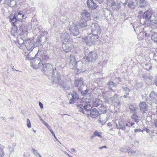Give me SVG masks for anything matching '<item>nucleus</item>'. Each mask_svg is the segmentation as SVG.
<instances>
[{
  "label": "nucleus",
  "mask_w": 157,
  "mask_h": 157,
  "mask_svg": "<svg viewBox=\"0 0 157 157\" xmlns=\"http://www.w3.org/2000/svg\"><path fill=\"white\" fill-rule=\"evenodd\" d=\"M84 59L86 62H94L97 59L98 56L95 51H91L88 48L84 49Z\"/></svg>",
  "instance_id": "f257e3e1"
},
{
  "label": "nucleus",
  "mask_w": 157,
  "mask_h": 157,
  "mask_svg": "<svg viewBox=\"0 0 157 157\" xmlns=\"http://www.w3.org/2000/svg\"><path fill=\"white\" fill-rule=\"evenodd\" d=\"M58 69L56 67L55 69H53L48 75V78L52 82L59 84L61 80V77Z\"/></svg>",
  "instance_id": "f03ea898"
},
{
  "label": "nucleus",
  "mask_w": 157,
  "mask_h": 157,
  "mask_svg": "<svg viewBox=\"0 0 157 157\" xmlns=\"http://www.w3.org/2000/svg\"><path fill=\"white\" fill-rule=\"evenodd\" d=\"M77 107L78 111L86 115V113L92 109V107L89 104L83 101L81 103L78 104Z\"/></svg>",
  "instance_id": "7ed1b4c3"
},
{
  "label": "nucleus",
  "mask_w": 157,
  "mask_h": 157,
  "mask_svg": "<svg viewBox=\"0 0 157 157\" xmlns=\"http://www.w3.org/2000/svg\"><path fill=\"white\" fill-rule=\"evenodd\" d=\"M92 35L96 37V39H98L101 33V30L99 25L97 23H92L91 25Z\"/></svg>",
  "instance_id": "20e7f679"
},
{
  "label": "nucleus",
  "mask_w": 157,
  "mask_h": 157,
  "mask_svg": "<svg viewBox=\"0 0 157 157\" xmlns=\"http://www.w3.org/2000/svg\"><path fill=\"white\" fill-rule=\"evenodd\" d=\"M68 28L71 35L74 36L78 35L79 32L76 25L74 24L72 21L70 22Z\"/></svg>",
  "instance_id": "39448f33"
},
{
  "label": "nucleus",
  "mask_w": 157,
  "mask_h": 157,
  "mask_svg": "<svg viewBox=\"0 0 157 157\" xmlns=\"http://www.w3.org/2000/svg\"><path fill=\"white\" fill-rule=\"evenodd\" d=\"M70 60L69 66L71 69H76L77 68L79 64H82L81 61L77 62L75 57L73 55H71L70 56Z\"/></svg>",
  "instance_id": "423d86ee"
},
{
  "label": "nucleus",
  "mask_w": 157,
  "mask_h": 157,
  "mask_svg": "<svg viewBox=\"0 0 157 157\" xmlns=\"http://www.w3.org/2000/svg\"><path fill=\"white\" fill-rule=\"evenodd\" d=\"M42 65L43 69L42 71L44 72L45 75L48 76L53 70L52 66L49 63H43Z\"/></svg>",
  "instance_id": "0eeeda50"
},
{
  "label": "nucleus",
  "mask_w": 157,
  "mask_h": 157,
  "mask_svg": "<svg viewBox=\"0 0 157 157\" xmlns=\"http://www.w3.org/2000/svg\"><path fill=\"white\" fill-rule=\"evenodd\" d=\"M95 39L96 37L93 35L82 38L83 42H85L86 45L90 46L94 43Z\"/></svg>",
  "instance_id": "6e6552de"
},
{
  "label": "nucleus",
  "mask_w": 157,
  "mask_h": 157,
  "mask_svg": "<svg viewBox=\"0 0 157 157\" xmlns=\"http://www.w3.org/2000/svg\"><path fill=\"white\" fill-rule=\"evenodd\" d=\"M25 45L27 50L32 51L35 47L34 41L33 40L27 39L24 42Z\"/></svg>",
  "instance_id": "1a4fd4ad"
},
{
  "label": "nucleus",
  "mask_w": 157,
  "mask_h": 157,
  "mask_svg": "<svg viewBox=\"0 0 157 157\" xmlns=\"http://www.w3.org/2000/svg\"><path fill=\"white\" fill-rule=\"evenodd\" d=\"M75 85L78 89V91L80 93L84 87L86 86L83 85V82L81 78H78L75 80Z\"/></svg>",
  "instance_id": "9d476101"
},
{
  "label": "nucleus",
  "mask_w": 157,
  "mask_h": 157,
  "mask_svg": "<svg viewBox=\"0 0 157 157\" xmlns=\"http://www.w3.org/2000/svg\"><path fill=\"white\" fill-rule=\"evenodd\" d=\"M31 65L34 69L38 68L41 66L42 63L41 59L38 57H36L32 61Z\"/></svg>",
  "instance_id": "9b49d317"
},
{
  "label": "nucleus",
  "mask_w": 157,
  "mask_h": 157,
  "mask_svg": "<svg viewBox=\"0 0 157 157\" xmlns=\"http://www.w3.org/2000/svg\"><path fill=\"white\" fill-rule=\"evenodd\" d=\"M62 47L63 51L67 53L74 48V46L72 44V42L63 43Z\"/></svg>",
  "instance_id": "f8f14e48"
},
{
  "label": "nucleus",
  "mask_w": 157,
  "mask_h": 157,
  "mask_svg": "<svg viewBox=\"0 0 157 157\" xmlns=\"http://www.w3.org/2000/svg\"><path fill=\"white\" fill-rule=\"evenodd\" d=\"M10 21L11 22L12 25H13V26H16V28H14V29H13L12 30V32L13 33L14 31V34H16L18 33V31L17 29V26L16 25L17 24V21H18V20L17 18V17H16V16L14 14V16L12 17H10Z\"/></svg>",
  "instance_id": "ddd939ff"
},
{
  "label": "nucleus",
  "mask_w": 157,
  "mask_h": 157,
  "mask_svg": "<svg viewBox=\"0 0 157 157\" xmlns=\"http://www.w3.org/2000/svg\"><path fill=\"white\" fill-rule=\"evenodd\" d=\"M68 97L71 98L69 103L72 104L74 103V101L78 100L79 98V96L78 94L75 92L73 91L71 94H68Z\"/></svg>",
  "instance_id": "4468645a"
},
{
  "label": "nucleus",
  "mask_w": 157,
  "mask_h": 157,
  "mask_svg": "<svg viewBox=\"0 0 157 157\" xmlns=\"http://www.w3.org/2000/svg\"><path fill=\"white\" fill-rule=\"evenodd\" d=\"M61 39L63 43L72 42L71 40L70 39L69 34L66 32L61 35Z\"/></svg>",
  "instance_id": "2eb2a0df"
},
{
  "label": "nucleus",
  "mask_w": 157,
  "mask_h": 157,
  "mask_svg": "<svg viewBox=\"0 0 157 157\" xmlns=\"http://www.w3.org/2000/svg\"><path fill=\"white\" fill-rule=\"evenodd\" d=\"M151 15L152 13L149 10H147L144 13L142 18L145 20V21H150L151 22L152 21L151 20Z\"/></svg>",
  "instance_id": "dca6fc26"
},
{
  "label": "nucleus",
  "mask_w": 157,
  "mask_h": 157,
  "mask_svg": "<svg viewBox=\"0 0 157 157\" xmlns=\"http://www.w3.org/2000/svg\"><path fill=\"white\" fill-rule=\"evenodd\" d=\"M139 107L140 111L142 112L143 114L146 113L147 111V106L145 102L142 101L140 102L139 104Z\"/></svg>",
  "instance_id": "f3484780"
},
{
  "label": "nucleus",
  "mask_w": 157,
  "mask_h": 157,
  "mask_svg": "<svg viewBox=\"0 0 157 157\" xmlns=\"http://www.w3.org/2000/svg\"><path fill=\"white\" fill-rule=\"evenodd\" d=\"M102 11L105 17L107 20H108L112 18V14L110 10L107 8H105L103 9Z\"/></svg>",
  "instance_id": "a211bd4d"
},
{
  "label": "nucleus",
  "mask_w": 157,
  "mask_h": 157,
  "mask_svg": "<svg viewBox=\"0 0 157 157\" xmlns=\"http://www.w3.org/2000/svg\"><path fill=\"white\" fill-rule=\"evenodd\" d=\"M47 38L46 36L43 35H40L37 37L36 40V43L38 45L41 46L47 40Z\"/></svg>",
  "instance_id": "6ab92c4d"
},
{
  "label": "nucleus",
  "mask_w": 157,
  "mask_h": 157,
  "mask_svg": "<svg viewBox=\"0 0 157 157\" xmlns=\"http://www.w3.org/2000/svg\"><path fill=\"white\" fill-rule=\"evenodd\" d=\"M125 128L127 129V131H126V133H128L129 132L130 128L131 127H134L133 125H134L135 124L130 120H128L127 122H125Z\"/></svg>",
  "instance_id": "aec40b11"
},
{
  "label": "nucleus",
  "mask_w": 157,
  "mask_h": 157,
  "mask_svg": "<svg viewBox=\"0 0 157 157\" xmlns=\"http://www.w3.org/2000/svg\"><path fill=\"white\" fill-rule=\"evenodd\" d=\"M59 84H60L65 90H68L70 89V82H64L60 80V82Z\"/></svg>",
  "instance_id": "412c9836"
},
{
  "label": "nucleus",
  "mask_w": 157,
  "mask_h": 157,
  "mask_svg": "<svg viewBox=\"0 0 157 157\" xmlns=\"http://www.w3.org/2000/svg\"><path fill=\"white\" fill-rule=\"evenodd\" d=\"M82 15L84 20L85 21H88L91 19L90 13L86 10H85L82 12Z\"/></svg>",
  "instance_id": "4be33fe9"
},
{
  "label": "nucleus",
  "mask_w": 157,
  "mask_h": 157,
  "mask_svg": "<svg viewBox=\"0 0 157 157\" xmlns=\"http://www.w3.org/2000/svg\"><path fill=\"white\" fill-rule=\"evenodd\" d=\"M87 4L88 8L92 9H95L97 7L96 4L93 0H88Z\"/></svg>",
  "instance_id": "5701e85b"
},
{
  "label": "nucleus",
  "mask_w": 157,
  "mask_h": 157,
  "mask_svg": "<svg viewBox=\"0 0 157 157\" xmlns=\"http://www.w3.org/2000/svg\"><path fill=\"white\" fill-rule=\"evenodd\" d=\"M19 21H21L23 17H24L25 15L22 12V11L18 10L17 11L16 13L14 14Z\"/></svg>",
  "instance_id": "b1692460"
},
{
  "label": "nucleus",
  "mask_w": 157,
  "mask_h": 157,
  "mask_svg": "<svg viewBox=\"0 0 157 157\" xmlns=\"http://www.w3.org/2000/svg\"><path fill=\"white\" fill-rule=\"evenodd\" d=\"M17 0H5V3L11 7H14L17 4Z\"/></svg>",
  "instance_id": "393cba45"
},
{
  "label": "nucleus",
  "mask_w": 157,
  "mask_h": 157,
  "mask_svg": "<svg viewBox=\"0 0 157 157\" xmlns=\"http://www.w3.org/2000/svg\"><path fill=\"white\" fill-rule=\"evenodd\" d=\"M149 97L153 102L156 104L157 103V94L155 91H152L150 94Z\"/></svg>",
  "instance_id": "a878e982"
},
{
  "label": "nucleus",
  "mask_w": 157,
  "mask_h": 157,
  "mask_svg": "<svg viewBox=\"0 0 157 157\" xmlns=\"http://www.w3.org/2000/svg\"><path fill=\"white\" fill-rule=\"evenodd\" d=\"M81 64H79L78 65L77 68H76L77 70V74H79L81 72H84L85 71V68L84 65L82 62Z\"/></svg>",
  "instance_id": "bb28decb"
},
{
  "label": "nucleus",
  "mask_w": 157,
  "mask_h": 157,
  "mask_svg": "<svg viewBox=\"0 0 157 157\" xmlns=\"http://www.w3.org/2000/svg\"><path fill=\"white\" fill-rule=\"evenodd\" d=\"M99 113L95 108H94L90 111V117L92 118H95L97 117Z\"/></svg>",
  "instance_id": "cd10ccee"
},
{
  "label": "nucleus",
  "mask_w": 157,
  "mask_h": 157,
  "mask_svg": "<svg viewBox=\"0 0 157 157\" xmlns=\"http://www.w3.org/2000/svg\"><path fill=\"white\" fill-rule=\"evenodd\" d=\"M116 126L117 129H121L124 131V133H126V131H127V129L125 128V123H122L119 122V125L116 124Z\"/></svg>",
  "instance_id": "c85d7f7f"
},
{
  "label": "nucleus",
  "mask_w": 157,
  "mask_h": 157,
  "mask_svg": "<svg viewBox=\"0 0 157 157\" xmlns=\"http://www.w3.org/2000/svg\"><path fill=\"white\" fill-rule=\"evenodd\" d=\"M119 83H114L112 81H110L108 82L107 84L108 86V88L109 90H113V89H112L113 87H117V84H118Z\"/></svg>",
  "instance_id": "c756f323"
},
{
  "label": "nucleus",
  "mask_w": 157,
  "mask_h": 157,
  "mask_svg": "<svg viewBox=\"0 0 157 157\" xmlns=\"http://www.w3.org/2000/svg\"><path fill=\"white\" fill-rule=\"evenodd\" d=\"M122 88L125 93V94L124 96V97L125 98H129L130 97H129L128 95L129 94V93L130 91V90L127 87H122Z\"/></svg>",
  "instance_id": "7c9ffc66"
},
{
  "label": "nucleus",
  "mask_w": 157,
  "mask_h": 157,
  "mask_svg": "<svg viewBox=\"0 0 157 157\" xmlns=\"http://www.w3.org/2000/svg\"><path fill=\"white\" fill-rule=\"evenodd\" d=\"M102 101L99 99H95L92 101V105L94 107H97L101 104Z\"/></svg>",
  "instance_id": "2f4dec72"
},
{
  "label": "nucleus",
  "mask_w": 157,
  "mask_h": 157,
  "mask_svg": "<svg viewBox=\"0 0 157 157\" xmlns=\"http://www.w3.org/2000/svg\"><path fill=\"white\" fill-rule=\"evenodd\" d=\"M119 95L117 94H115L113 97V101L117 105H119L120 104V101L118 99Z\"/></svg>",
  "instance_id": "473e14b6"
},
{
  "label": "nucleus",
  "mask_w": 157,
  "mask_h": 157,
  "mask_svg": "<svg viewBox=\"0 0 157 157\" xmlns=\"http://www.w3.org/2000/svg\"><path fill=\"white\" fill-rule=\"evenodd\" d=\"M139 6L140 7H145L147 5V2L144 0H139Z\"/></svg>",
  "instance_id": "72a5a7b5"
},
{
  "label": "nucleus",
  "mask_w": 157,
  "mask_h": 157,
  "mask_svg": "<svg viewBox=\"0 0 157 157\" xmlns=\"http://www.w3.org/2000/svg\"><path fill=\"white\" fill-rule=\"evenodd\" d=\"M86 21L83 19L81 20L79 22V26L81 28H84L87 26V25Z\"/></svg>",
  "instance_id": "f704fd0d"
},
{
  "label": "nucleus",
  "mask_w": 157,
  "mask_h": 157,
  "mask_svg": "<svg viewBox=\"0 0 157 157\" xmlns=\"http://www.w3.org/2000/svg\"><path fill=\"white\" fill-rule=\"evenodd\" d=\"M142 77L145 80H151L152 79V76H150L149 74L147 73L144 74Z\"/></svg>",
  "instance_id": "c9c22d12"
},
{
  "label": "nucleus",
  "mask_w": 157,
  "mask_h": 157,
  "mask_svg": "<svg viewBox=\"0 0 157 157\" xmlns=\"http://www.w3.org/2000/svg\"><path fill=\"white\" fill-rule=\"evenodd\" d=\"M151 40L154 43L157 42V33L154 32L151 35Z\"/></svg>",
  "instance_id": "e433bc0d"
},
{
  "label": "nucleus",
  "mask_w": 157,
  "mask_h": 157,
  "mask_svg": "<svg viewBox=\"0 0 157 157\" xmlns=\"http://www.w3.org/2000/svg\"><path fill=\"white\" fill-rule=\"evenodd\" d=\"M22 12H23V13L25 15V14H29L31 13V10L30 7L29 6L27 7H26L25 9H23Z\"/></svg>",
  "instance_id": "4c0bfd02"
},
{
  "label": "nucleus",
  "mask_w": 157,
  "mask_h": 157,
  "mask_svg": "<svg viewBox=\"0 0 157 157\" xmlns=\"http://www.w3.org/2000/svg\"><path fill=\"white\" fill-rule=\"evenodd\" d=\"M41 57L42 60H41L42 63H46V62H47V60L49 59V57L47 55L43 54L41 56Z\"/></svg>",
  "instance_id": "58836bf2"
},
{
  "label": "nucleus",
  "mask_w": 157,
  "mask_h": 157,
  "mask_svg": "<svg viewBox=\"0 0 157 157\" xmlns=\"http://www.w3.org/2000/svg\"><path fill=\"white\" fill-rule=\"evenodd\" d=\"M131 118L137 123H138L140 121L138 116L135 113H134L132 115L131 117Z\"/></svg>",
  "instance_id": "ea45409f"
},
{
  "label": "nucleus",
  "mask_w": 157,
  "mask_h": 157,
  "mask_svg": "<svg viewBox=\"0 0 157 157\" xmlns=\"http://www.w3.org/2000/svg\"><path fill=\"white\" fill-rule=\"evenodd\" d=\"M4 148V146L0 144V157H3L5 155V153L3 151V149Z\"/></svg>",
  "instance_id": "a19ab883"
},
{
  "label": "nucleus",
  "mask_w": 157,
  "mask_h": 157,
  "mask_svg": "<svg viewBox=\"0 0 157 157\" xmlns=\"http://www.w3.org/2000/svg\"><path fill=\"white\" fill-rule=\"evenodd\" d=\"M107 4L110 6H115L116 4L113 0H107Z\"/></svg>",
  "instance_id": "79ce46f5"
},
{
  "label": "nucleus",
  "mask_w": 157,
  "mask_h": 157,
  "mask_svg": "<svg viewBox=\"0 0 157 157\" xmlns=\"http://www.w3.org/2000/svg\"><path fill=\"white\" fill-rule=\"evenodd\" d=\"M128 7L132 9H133L135 8V2H129L128 4Z\"/></svg>",
  "instance_id": "37998d69"
},
{
  "label": "nucleus",
  "mask_w": 157,
  "mask_h": 157,
  "mask_svg": "<svg viewBox=\"0 0 157 157\" xmlns=\"http://www.w3.org/2000/svg\"><path fill=\"white\" fill-rule=\"evenodd\" d=\"M107 119H106L104 120H102L101 117H100L99 118V121L101 124V125H104L105 123L107 121Z\"/></svg>",
  "instance_id": "c03bdc74"
},
{
  "label": "nucleus",
  "mask_w": 157,
  "mask_h": 157,
  "mask_svg": "<svg viewBox=\"0 0 157 157\" xmlns=\"http://www.w3.org/2000/svg\"><path fill=\"white\" fill-rule=\"evenodd\" d=\"M101 132H99L97 130L95 131L94 132V136L100 138L101 137Z\"/></svg>",
  "instance_id": "a18cd8bd"
},
{
  "label": "nucleus",
  "mask_w": 157,
  "mask_h": 157,
  "mask_svg": "<svg viewBox=\"0 0 157 157\" xmlns=\"http://www.w3.org/2000/svg\"><path fill=\"white\" fill-rule=\"evenodd\" d=\"M142 100L145 101H147L148 97L146 94H142L141 95Z\"/></svg>",
  "instance_id": "49530a36"
},
{
  "label": "nucleus",
  "mask_w": 157,
  "mask_h": 157,
  "mask_svg": "<svg viewBox=\"0 0 157 157\" xmlns=\"http://www.w3.org/2000/svg\"><path fill=\"white\" fill-rule=\"evenodd\" d=\"M129 108L130 110L132 111H135L137 109L136 106L132 105L129 106Z\"/></svg>",
  "instance_id": "de8ad7c7"
},
{
  "label": "nucleus",
  "mask_w": 157,
  "mask_h": 157,
  "mask_svg": "<svg viewBox=\"0 0 157 157\" xmlns=\"http://www.w3.org/2000/svg\"><path fill=\"white\" fill-rule=\"evenodd\" d=\"M127 152H128V153H130L131 155H134L135 153H136V151H134L133 150H130V149H127V150L126 151Z\"/></svg>",
  "instance_id": "09e8293b"
},
{
  "label": "nucleus",
  "mask_w": 157,
  "mask_h": 157,
  "mask_svg": "<svg viewBox=\"0 0 157 157\" xmlns=\"http://www.w3.org/2000/svg\"><path fill=\"white\" fill-rule=\"evenodd\" d=\"M33 57H32L29 53L28 54L25 56V59L26 60H33Z\"/></svg>",
  "instance_id": "8fccbe9b"
},
{
  "label": "nucleus",
  "mask_w": 157,
  "mask_h": 157,
  "mask_svg": "<svg viewBox=\"0 0 157 157\" xmlns=\"http://www.w3.org/2000/svg\"><path fill=\"white\" fill-rule=\"evenodd\" d=\"M88 92V90L87 89L85 90L84 91L82 90L81 92H80L81 94L83 96H85L86 95Z\"/></svg>",
  "instance_id": "3c124183"
},
{
  "label": "nucleus",
  "mask_w": 157,
  "mask_h": 157,
  "mask_svg": "<svg viewBox=\"0 0 157 157\" xmlns=\"http://www.w3.org/2000/svg\"><path fill=\"white\" fill-rule=\"evenodd\" d=\"M136 86L139 88H141L142 87V85L141 82H138L136 81Z\"/></svg>",
  "instance_id": "603ef678"
},
{
  "label": "nucleus",
  "mask_w": 157,
  "mask_h": 157,
  "mask_svg": "<svg viewBox=\"0 0 157 157\" xmlns=\"http://www.w3.org/2000/svg\"><path fill=\"white\" fill-rule=\"evenodd\" d=\"M27 125L28 128H30L31 127V124L30 121L29 119H27Z\"/></svg>",
  "instance_id": "864d4df0"
},
{
  "label": "nucleus",
  "mask_w": 157,
  "mask_h": 157,
  "mask_svg": "<svg viewBox=\"0 0 157 157\" xmlns=\"http://www.w3.org/2000/svg\"><path fill=\"white\" fill-rule=\"evenodd\" d=\"M32 150H33V154H35L36 156H37V155H38V154H39L37 152V151L34 149L33 148H32Z\"/></svg>",
  "instance_id": "5fc2aeb1"
},
{
  "label": "nucleus",
  "mask_w": 157,
  "mask_h": 157,
  "mask_svg": "<svg viewBox=\"0 0 157 157\" xmlns=\"http://www.w3.org/2000/svg\"><path fill=\"white\" fill-rule=\"evenodd\" d=\"M144 131H145L148 133H150V130L147 128L143 129L142 130V132H143Z\"/></svg>",
  "instance_id": "6e6d98bb"
},
{
  "label": "nucleus",
  "mask_w": 157,
  "mask_h": 157,
  "mask_svg": "<svg viewBox=\"0 0 157 157\" xmlns=\"http://www.w3.org/2000/svg\"><path fill=\"white\" fill-rule=\"evenodd\" d=\"M154 126V128H155V130L157 132V120H156L155 122V124Z\"/></svg>",
  "instance_id": "4d7b16f0"
},
{
  "label": "nucleus",
  "mask_w": 157,
  "mask_h": 157,
  "mask_svg": "<svg viewBox=\"0 0 157 157\" xmlns=\"http://www.w3.org/2000/svg\"><path fill=\"white\" fill-rule=\"evenodd\" d=\"M52 134L53 136L54 137L55 139L56 140V141L57 142H59V140H58L57 137H56L55 135L54 132H52Z\"/></svg>",
  "instance_id": "13d9d810"
},
{
  "label": "nucleus",
  "mask_w": 157,
  "mask_h": 157,
  "mask_svg": "<svg viewBox=\"0 0 157 157\" xmlns=\"http://www.w3.org/2000/svg\"><path fill=\"white\" fill-rule=\"evenodd\" d=\"M95 1L98 2L99 4L102 3L103 2L104 0H94Z\"/></svg>",
  "instance_id": "bf43d9fd"
},
{
  "label": "nucleus",
  "mask_w": 157,
  "mask_h": 157,
  "mask_svg": "<svg viewBox=\"0 0 157 157\" xmlns=\"http://www.w3.org/2000/svg\"><path fill=\"white\" fill-rule=\"evenodd\" d=\"M39 104L40 106V108L41 109H42L43 108V104L42 103H41L40 102H39Z\"/></svg>",
  "instance_id": "052dcab7"
},
{
  "label": "nucleus",
  "mask_w": 157,
  "mask_h": 157,
  "mask_svg": "<svg viewBox=\"0 0 157 157\" xmlns=\"http://www.w3.org/2000/svg\"><path fill=\"white\" fill-rule=\"evenodd\" d=\"M127 149L125 150L123 148H121L120 149V151L122 152H126L127 151Z\"/></svg>",
  "instance_id": "680f3d73"
},
{
  "label": "nucleus",
  "mask_w": 157,
  "mask_h": 157,
  "mask_svg": "<svg viewBox=\"0 0 157 157\" xmlns=\"http://www.w3.org/2000/svg\"><path fill=\"white\" fill-rule=\"evenodd\" d=\"M38 117L40 121L43 123L44 121L42 119V117L40 115H38Z\"/></svg>",
  "instance_id": "e2e57ef3"
},
{
  "label": "nucleus",
  "mask_w": 157,
  "mask_h": 157,
  "mask_svg": "<svg viewBox=\"0 0 157 157\" xmlns=\"http://www.w3.org/2000/svg\"><path fill=\"white\" fill-rule=\"evenodd\" d=\"M134 132H142V130L140 129H136L135 130Z\"/></svg>",
  "instance_id": "0e129e2a"
},
{
  "label": "nucleus",
  "mask_w": 157,
  "mask_h": 157,
  "mask_svg": "<svg viewBox=\"0 0 157 157\" xmlns=\"http://www.w3.org/2000/svg\"><path fill=\"white\" fill-rule=\"evenodd\" d=\"M43 123L47 127V128L50 126L49 124H48L47 122L45 121Z\"/></svg>",
  "instance_id": "69168bd1"
},
{
  "label": "nucleus",
  "mask_w": 157,
  "mask_h": 157,
  "mask_svg": "<svg viewBox=\"0 0 157 157\" xmlns=\"http://www.w3.org/2000/svg\"><path fill=\"white\" fill-rule=\"evenodd\" d=\"M48 128L49 129V130L52 133V132H53V130H52V129L51 128V127L50 126H49Z\"/></svg>",
  "instance_id": "338daca9"
},
{
  "label": "nucleus",
  "mask_w": 157,
  "mask_h": 157,
  "mask_svg": "<svg viewBox=\"0 0 157 157\" xmlns=\"http://www.w3.org/2000/svg\"><path fill=\"white\" fill-rule=\"evenodd\" d=\"M48 128L49 129V130L52 133V132H53V130H52V129L51 128V127L50 126H49Z\"/></svg>",
  "instance_id": "774afa93"
}]
</instances>
